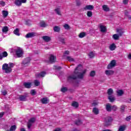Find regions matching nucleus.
I'll list each match as a JSON object with an SVG mask.
<instances>
[{
	"mask_svg": "<svg viewBox=\"0 0 131 131\" xmlns=\"http://www.w3.org/2000/svg\"><path fill=\"white\" fill-rule=\"evenodd\" d=\"M29 122H31V123H34L35 122V118H32L29 120Z\"/></svg>",
	"mask_w": 131,
	"mask_h": 131,
	"instance_id": "46",
	"label": "nucleus"
},
{
	"mask_svg": "<svg viewBox=\"0 0 131 131\" xmlns=\"http://www.w3.org/2000/svg\"><path fill=\"white\" fill-rule=\"evenodd\" d=\"M32 126V123H31L30 122H28V128H30Z\"/></svg>",
	"mask_w": 131,
	"mask_h": 131,
	"instance_id": "50",
	"label": "nucleus"
},
{
	"mask_svg": "<svg viewBox=\"0 0 131 131\" xmlns=\"http://www.w3.org/2000/svg\"><path fill=\"white\" fill-rule=\"evenodd\" d=\"M109 48L111 51H114L116 49V45H115V43H113L110 46Z\"/></svg>",
	"mask_w": 131,
	"mask_h": 131,
	"instance_id": "22",
	"label": "nucleus"
},
{
	"mask_svg": "<svg viewBox=\"0 0 131 131\" xmlns=\"http://www.w3.org/2000/svg\"><path fill=\"white\" fill-rule=\"evenodd\" d=\"M92 111L95 115H98L99 113V108H98V107H94Z\"/></svg>",
	"mask_w": 131,
	"mask_h": 131,
	"instance_id": "17",
	"label": "nucleus"
},
{
	"mask_svg": "<svg viewBox=\"0 0 131 131\" xmlns=\"http://www.w3.org/2000/svg\"><path fill=\"white\" fill-rule=\"evenodd\" d=\"M105 108L106 109V111H107L108 112H111V111H112V107H111V105L110 103L106 104Z\"/></svg>",
	"mask_w": 131,
	"mask_h": 131,
	"instance_id": "14",
	"label": "nucleus"
},
{
	"mask_svg": "<svg viewBox=\"0 0 131 131\" xmlns=\"http://www.w3.org/2000/svg\"><path fill=\"white\" fill-rule=\"evenodd\" d=\"M118 130L119 131H124V130H125V127L124 126H120Z\"/></svg>",
	"mask_w": 131,
	"mask_h": 131,
	"instance_id": "41",
	"label": "nucleus"
},
{
	"mask_svg": "<svg viewBox=\"0 0 131 131\" xmlns=\"http://www.w3.org/2000/svg\"><path fill=\"white\" fill-rule=\"evenodd\" d=\"M117 32L118 33V35L120 36H122V34H123V29H117Z\"/></svg>",
	"mask_w": 131,
	"mask_h": 131,
	"instance_id": "21",
	"label": "nucleus"
},
{
	"mask_svg": "<svg viewBox=\"0 0 131 131\" xmlns=\"http://www.w3.org/2000/svg\"><path fill=\"white\" fill-rule=\"evenodd\" d=\"M123 3L125 5H126V4H127V3H128V0H123Z\"/></svg>",
	"mask_w": 131,
	"mask_h": 131,
	"instance_id": "56",
	"label": "nucleus"
},
{
	"mask_svg": "<svg viewBox=\"0 0 131 131\" xmlns=\"http://www.w3.org/2000/svg\"><path fill=\"white\" fill-rule=\"evenodd\" d=\"M112 110H114V111H115V110H116V106L113 105L112 107Z\"/></svg>",
	"mask_w": 131,
	"mask_h": 131,
	"instance_id": "57",
	"label": "nucleus"
},
{
	"mask_svg": "<svg viewBox=\"0 0 131 131\" xmlns=\"http://www.w3.org/2000/svg\"><path fill=\"white\" fill-rule=\"evenodd\" d=\"M117 93L118 96H119L120 97H121L124 94L123 90H119L117 91Z\"/></svg>",
	"mask_w": 131,
	"mask_h": 131,
	"instance_id": "27",
	"label": "nucleus"
},
{
	"mask_svg": "<svg viewBox=\"0 0 131 131\" xmlns=\"http://www.w3.org/2000/svg\"><path fill=\"white\" fill-rule=\"evenodd\" d=\"M46 75V72H41L39 74H37L35 75L36 78H39V77H43Z\"/></svg>",
	"mask_w": 131,
	"mask_h": 131,
	"instance_id": "9",
	"label": "nucleus"
},
{
	"mask_svg": "<svg viewBox=\"0 0 131 131\" xmlns=\"http://www.w3.org/2000/svg\"><path fill=\"white\" fill-rule=\"evenodd\" d=\"M15 66L14 63L10 62L8 63H4L2 66L3 70H5V73H11L12 72V69Z\"/></svg>",
	"mask_w": 131,
	"mask_h": 131,
	"instance_id": "2",
	"label": "nucleus"
},
{
	"mask_svg": "<svg viewBox=\"0 0 131 131\" xmlns=\"http://www.w3.org/2000/svg\"><path fill=\"white\" fill-rule=\"evenodd\" d=\"M31 59L29 57L26 58L21 63L22 65L24 66H27L29 63H30V61Z\"/></svg>",
	"mask_w": 131,
	"mask_h": 131,
	"instance_id": "6",
	"label": "nucleus"
},
{
	"mask_svg": "<svg viewBox=\"0 0 131 131\" xmlns=\"http://www.w3.org/2000/svg\"><path fill=\"white\" fill-rule=\"evenodd\" d=\"M16 128H17V126H16V125H13L11 126L10 131H15L16 130Z\"/></svg>",
	"mask_w": 131,
	"mask_h": 131,
	"instance_id": "34",
	"label": "nucleus"
},
{
	"mask_svg": "<svg viewBox=\"0 0 131 131\" xmlns=\"http://www.w3.org/2000/svg\"><path fill=\"white\" fill-rule=\"evenodd\" d=\"M94 6L93 5H86L85 7H84L83 9L84 11H86L87 10L92 11V10H94Z\"/></svg>",
	"mask_w": 131,
	"mask_h": 131,
	"instance_id": "10",
	"label": "nucleus"
},
{
	"mask_svg": "<svg viewBox=\"0 0 131 131\" xmlns=\"http://www.w3.org/2000/svg\"><path fill=\"white\" fill-rule=\"evenodd\" d=\"M68 91V89L66 87H63L61 89V92L62 93H66Z\"/></svg>",
	"mask_w": 131,
	"mask_h": 131,
	"instance_id": "42",
	"label": "nucleus"
},
{
	"mask_svg": "<svg viewBox=\"0 0 131 131\" xmlns=\"http://www.w3.org/2000/svg\"><path fill=\"white\" fill-rule=\"evenodd\" d=\"M76 3L77 6H80V5H81V3L80 2V1H79V0H76Z\"/></svg>",
	"mask_w": 131,
	"mask_h": 131,
	"instance_id": "49",
	"label": "nucleus"
},
{
	"mask_svg": "<svg viewBox=\"0 0 131 131\" xmlns=\"http://www.w3.org/2000/svg\"><path fill=\"white\" fill-rule=\"evenodd\" d=\"M15 54L18 58H20L23 56V49L20 47H17L16 49H15Z\"/></svg>",
	"mask_w": 131,
	"mask_h": 131,
	"instance_id": "4",
	"label": "nucleus"
},
{
	"mask_svg": "<svg viewBox=\"0 0 131 131\" xmlns=\"http://www.w3.org/2000/svg\"><path fill=\"white\" fill-rule=\"evenodd\" d=\"M24 86L26 89H30L31 88V82H24Z\"/></svg>",
	"mask_w": 131,
	"mask_h": 131,
	"instance_id": "15",
	"label": "nucleus"
},
{
	"mask_svg": "<svg viewBox=\"0 0 131 131\" xmlns=\"http://www.w3.org/2000/svg\"><path fill=\"white\" fill-rule=\"evenodd\" d=\"M8 57V53L7 51H4L2 53V58H6Z\"/></svg>",
	"mask_w": 131,
	"mask_h": 131,
	"instance_id": "39",
	"label": "nucleus"
},
{
	"mask_svg": "<svg viewBox=\"0 0 131 131\" xmlns=\"http://www.w3.org/2000/svg\"><path fill=\"white\" fill-rule=\"evenodd\" d=\"M55 12H56V14L57 15H59V16H61V12H60V8H57L54 10Z\"/></svg>",
	"mask_w": 131,
	"mask_h": 131,
	"instance_id": "33",
	"label": "nucleus"
},
{
	"mask_svg": "<svg viewBox=\"0 0 131 131\" xmlns=\"http://www.w3.org/2000/svg\"><path fill=\"white\" fill-rule=\"evenodd\" d=\"M108 99L110 100V102L113 103L115 101V97L114 95H110L108 96Z\"/></svg>",
	"mask_w": 131,
	"mask_h": 131,
	"instance_id": "12",
	"label": "nucleus"
},
{
	"mask_svg": "<svg viewBox=\"0 0 131 131\" xmlns=\"http://www.w3.org/2000/svg\"><path fill=\"white\" fill-rule=\"evenodd\" d=\"M105 74L108 76H110V75H113V74H114V71L113 70H106Z\"/></svg>",
	"mask_w": 131,
	"mask_h": 131,
	"instance_id": "13",
	"label": "nucleus"
},
{
	"mask_svg": "<svg viewBox=\"0 0 131 131\" xmlns=\"http://www.w3.org/2000/svg\"><path fill=\"white\" fill-rule=\"evenodd\" d=\"M116 66V60H113L111 61L110 63L108 64L107 68V69H112L113 67Z\"/></svg>",
	"mask_w": 131,
	"mask_h": 131,
	"instance_id": "5",
	"label": "nucleus"
},
{
	"mask_svg": "<svg viewBox=\"0 0 131 131\" xmlns=\"http://www.w3.org/2000/svg\"><path fill=\"white\" fill-rule=\"evenodd\" d=\"M34 83L35 86H38V85L40 84V82H39V81H38V80H35L34 81Z\"/></svg>",
	"mask_w": 131,
	"mask_h": 131,
	"instance_id": "35",
	"label": "nucleus"
},
{
	"mask_svg": "<svg viewBox=\"0 0 131 131\" xmlns=\"http://www.w3.org/2000/svg\"><path fill=\"white\" fill-rule=\"evenodd\" d=\"M102 8H103V10L105 12H108L110 11V8H109V7H108V6L107 5H103L102 6Z\"/></svg>",
	"mask_w": 131,
	"mask_h": 131,
	"instance_id": "26",
	"label": "nucleus"
},
{
	"mask_svg": "<svg viewBox=\"0 0 131 131\" xmlns=\"http://www.w3.org/2000/svg\"><path fill=\"white\" fill-rule=\"evenodd\" d=\"M54 131H62V130L60 128H56Z\"/></svg>",
	"mask_w": 131,
	"mask_h": 131,
	"instance_id": "58",
	"label": "nucleus"
},
{
	"mask_svg": "<svg viewBox=\"0 0 131 131\" xmlns=\"http://www.w3.org/2000/svg\"><path fill=\"white\" fill-rule=\"evenodd\" d=\"M97 105H98V103H97V102H93V103H92V105L93 106H97Z\"/></svg>",
	"mask_w": 131,
	"mask_h": 131,
	"instance_id": "61",
	"label": "nucleus"
},
{
	"mask_svg": "<svg viewBox=\"0 0 131 131\" xmlns=\"http://www.w3.org/2000/svg\"><path fill=\"white\" fill-rule=\"evenodd\" d=\"M125 109V107L124 106V105H122L121 106V108H120V110L122 112H124V110Z\"/></svg>",
	"mask_w": 131,
	"mask_h": 131,
	"instance_id": "51",
	"label": "nucleus"
},
{
	"mask_svg": "<svg viewBox=\"0 0 131 131\" xmlns=\"http://www.w3.org/2000/svg\"><path fill=\"white\" fill-rule=\"evenodd\" d=\"M20 131H26V130H25V128H20Z\"/></svg>",
	"mask_w": 131,
	"mask_h": 131,
	"instance_id": "64",
	"label": "nucleus"
},
{
	"mask_svg": "<svg viewBox=\"0 0 131 131\" xmlns=\"http://www.w3.org/2000/svg\"><path fill=\"white\" fill-rule=\"evenodd\" d=\"M113 89H109L107 90V95H108V96H112V95H113Z\"/></svg>",
	"mask_w": 131,
	"mask_h": 131,
	"instance_id": "28",
	"label": "nucleus"
},
{
	"mask_svg": "<svg viewBox=\"0 0 131 131\" xmlns=\"http://www.w3.org/2000/svg\"><path fill=\"white\" fill-rule=\"evenodd\" d=\"M13 33L15 34V35H17L19 36L20 35V30L18 28H16L14 31H13Z\"/></svg>",
	"mask_w": 131,
	"mask_h": 131,
	"instance_id": "24",
	"label": "nucleus"
},
{
	"mask_svg": "<svg viewBox=\"0 0 131 131\" xmlns=\"http://www.w3.org/2000/svg\"><path fill=\"white\" fill-rule=\"evenodd\" d=\"M75 124L76 125H80L81 124H82V122H81V120H78L77 121H75Z\"/></svg>",
	"mask_w": 131,
	"mask_h": 131,
	"instance_id": "37",
	"label": "nucleus"
},
{
	"mask_svg": "<svg viewBox=\"0 0 131 131\" xmlns=\"http://www.w3.org/2000/svg\"><path fill=\"white\" fill-rule=\"evenodd\" d=\"M0 4L1 5V6H2V7H5V2L4 1L0 2Z\"/></svg>",
	"mask_w": 131,
	"mask_h": 131,
	"instance_id": "55",
	"label": "nucleus"
},
{
	"mask_svg": "<svg viewBox=\"0 0 131 131\" xmlns=\"http://www.w3.org/2000/svg\"><path fill=\"white\" fill-rule=\"evenodd\" d=\"M2 14L4 18H7V17H8V15H9V12L7 11L3 10L2 11Z\"/></svg>",
	"mask_w": 131,
	"mask_h": 131,
	"instance_id": "25",
	"label": "nucleus"
},
{
	"mask_svg": "<svg viewBox=\"0 0 131 131\" xmlns=\"http://www.w3.org/2000/svg\"><path fill=\"white\" fill-rule=\"evenodd\" d=\"M49 60L51 62V63H55V62H56V57L52 54L50 55Z\"/></svg>",
	"mask_w": 131,
	"mask_h": 131,
	"instance_id": "11",
	"label": "nucleus"
},
{
	"mask_svg": "<svg viewBox=\"0 0 131 131\" xmlns=\"http://www.w3.org/2000/svg\"><path fill=\"white\" fill-rule=\"evenodd\" d=\"M95 75H96V72L95 71H92L90 73V76L92 77H94Z\"/></svg>",
	"mask_w": 131,
	"mask_h": 131,
	"instance_id": "45",
	"label": "nucleus"
},
{
	"mask_svg": "<svg viewBox=\"0 0 131 131\" xmlns=\"http://www.w3.org/2000/svg\"><path fill=\"white\" fill-rule=\"evenodd\" d=\"M86 35V33L85 32H81L79 35V37L80 38H82V37H84Z\"/></svg>",
	"mask_w": 131,
	"mask_h": 131,
	"instance_id": "31",
	"label": "nucleus"
},
{
	"mask_svg": "<svg viewBox=\"0 0 131 131\" xmlns=\"http://www.w3.org/2000/svg\"><path fill=\"white\" fill-rule=\"evenodd\" d=\"M3 32H8L9 31V28L7 26H5L2 29Z\"/></svg>",
	"mask_w": 131,
	"mask_h": 131,
	"instance_id": "32",
	"label": "nucleus"
},
{
	"mask_svg": "<svg viewBox=\"0 0 131 131\" xmlns=\"http://www.w3.org/2000/svg\"><path fill=\"white\" fill-rule=\"evenodd\" d=\"M42 39L46 42H49L51 40V37L48 36H44L42 37Z\"/></svg>",
	"mask_w": 131,
	"mask_h": 131,
	"instance_id": "19",
	"label": "nucleus"
},
{
	"mask_svg": "<svg viewBox=\"0 0 131 131\" xmlns=\"http://www.w3.org/2000/svg\"><path fill=\"white\" fill-rule=\"evenodd\" d=\"M27 0H15V5L17 6L18 7H20L21 5L23 4H25L26 3Z\"/></svg>",
	"mask_w": 131,
	"mask_h": 131,
	"instance_id": "7",
	"label": "nucleus"
},
{
	"mask_svg": "<svg viewBox=\"0 0 131 131\" xmlns=\"http://www.w3.org/2000/svg\"><path fill=\"white\" fill-rule=\"evenodd\" d=\"M128 59H129L130 60H131V54H129L128 56Z\"/></svg>",
	"mask_w": 131,
	"mask_h": 131,
	"instance_id": "63",
	"label": "nucleus"
},
{
	"mask_svg": "<svg viewBox=\"0 0 131 131\" xmlns=\"http://www.w3.org/2000/svg\"><path fill=\"white\" fill-rule=\"evenodd\" d=\"M36 94V92H35V90H32L31 91V94L32 96H35V95Z\"/></svg>",
	"mask_w": 131,
	"mask_h": 131,
	"instance_id": "47",
	"label": "nucleus"
},
{
	"mask_svg": "<svg viewBox=\"0 0 131 131\" xmlns=\"http://www.w3.org/2000/svg\"><path fill=\"white\" fill-rule=\"evenodd\" d=\"M59 40L60 42H62L63 45H65V39L64 38H59Z\"/></svg>",
	"mask_w": 131,
	"mask_h": 131,
	"instance_id": "48",
	"label": "nucleus"
},
{
	"mask_svg": "<svg viewBox=\"0 0 131 131\" xmlns=\"http://www.w3.org/2000/svg\"><path fill=\"white\" fill-rule=\"evenodd\" d=\"M88 55L89 56L90 59H93L94 57H95V54H94V52H91Z\"/></svg>",
	"mask_w": 131,
	"mask_h": 131,
	"instance_id": "38",
	"label": "nucleus"
},
{
	"mask_svg": "<svg viewBox=\"0 0 131 131\" xmlns=\"http://www.w3.org/2000/svg\"><path fill=\"white\" fill-rule=\"evenodd\" d=\"M82 69V66L81 64H79L77 68H76L75 71L74 72V74L69 76L68 77V81L69 82H72L73 80H75L78 78L80 79H82L84 74L86 73V70H84L82 73L79 72Z\"/></svg>",
	"mask_w": 131,
	"mask_h": 131,
	"instance_id": "1",
	"label": "nucleus"
},
{
	"mask_svg": "<svg viewBox=\"0 0 131 131\" xmlns=\"http://www.w3.org/2000/svg\"><path fill=\"white\" fill-rule=\"evenodd\" d=\"M55 69H56L57 70H60V69H62V67H58V66H54Z\"/></svg>",
	"mask_w": 131,
	"mask_h": 131,
	"instance_id": "52",
	"label": "nucleus"
},
{
	"mask_svg": "<svg viewBox=\"0 0 131 131\" xmlns=\"http://www.w3.org/2000/svg\"><path fill=\"white\" fill-rule=\"evenodd\" d=\"M34 36H35V33L31 32L27 34L25 37L26 38H30L31 37H34Z\"/></svg>",
	"mask_w": 131,
	"mask_h": 131,
	"instance_id": "8",
	"label": "nucleus"
},
{
	"mask_svg": "<svg viewBox=\"0 0 131 131\" xmlns=\"http://www.w3.org/2000/svg\"><path fill=\"white\" fill-rule=\"evenodd\" d=\"M26 98H27V96L26 95H19V99L20 101H26Z\"/></svg>",
	"mask_w": 131,
	"mask_h": 131,
	"instance_id": "20",
	"label": "nucleus"
},
{
	"mask_svg": "<svg viewBox=\"0 0 131 131\" xmlns=\"http://www.w3.org/2000/svg\"><path fill=\"white\" fill-rule=\"evenodd\" d=\"M41 102L42 104H48L50 100L47 98H43L41 99Z\"/></svg>",
	"mask_w": 131,
	"mask_h": 131,
	"instance_id": "16",
	"label": "nucleus"
},
{
	"mask_svg": "<svg viewBox=\"0 0 131 131\" xmlns=\"http://www.w3.org/2000/svg\"><path fill=\"white\" fill-rule=\"evenodd\" d=\"M112 118L111 117H106L104 118V126L108 127L111 125Z\"/></svg>",
	"mask_w": 131,
	"mask_h": 131,
	"instance_id": "3",
	"label": "nucleus"
},
{
	"mask_svg": "<svg viewBox=\"0 0 131 131\" xmlns=\"http://www.w3.org/2000/svg\"><path fill=\"white\" fill-rule=\"evenodd\" d=\"M100 31L101 32H106V30H107L106 27L101 24L100 25Z\"/></svg>",
	"mask_w": 131,
	"mask_h": 131,
	"instance_id": "18",
	"label": "nucleus"
},
{
	"mask_svg": "<svg viewBox=\"0 0 131 131\" xmlns=\"http://www.w3.org/2000/svg\"><path fill=\"white\" fill-rule=\"evenodd\" d=\"M67 59L69 62H74V58L71 57V56H67Z\"/></svg>",
	"mask_w": 131,
	"mask_h": 131,
	"instance_id": "36",
	"label": "nucleus"
},
{
	"mask_svg": "<svg viewBox=\"0 0 131 131\" xmlns=\"http://www.w3.org/2000/svg\"><path fill=\"white\" fill-rule=\"evenodd\" d=\"M130 119H131V116H129L128 117H126L125 118V120H126V121H130Z\"/></svg>",
	"mask_w": 131,
	"mask_h": 131,
	"instance_id": "53",
	"label": "nucleus"
},
{
	"mask_svg": "<svg viewBox=\"0 0 131 131\" xmlns=\"http://www.w3.org/2000/svg\"><path fill=\"white\" fill-rule=\"evenodd\" d=\"M40 27H46L47 26V24L45 21H41L40 23Z\"/></svg>",
	"mask_w": 131,
	"mask_h": 131,
	"instance_id": "40",
	"label": "nucleus"
},
{
	"mask_svg": "<svg viewBox=\"0 0 131 131\" xmlns=\"http://www.w3.org/2000/svg\"><path fill=\"white\" fill-rule=\"evenodd\" d=\"M60 29H61L58 26H55L53 28V30L55 31V32H59Z\"/></svg>",
	"mask_w": 131,
	"mask_h": 131,
	"instance_id": "30",
	"label": "nucleus"
},
{
	"mask_svg": "<svg viewBox=\"0 0 131 131\" xmlns=\"http://www.w3.org/2000/svg\"><path fill=\"white\" fill-rule=\"evenodd\" d=\"M72 106L73 107H75V108H78L79 106V104H78V102L76 101H73L72 103Z\"/></svg>",
	"mask_w": 131,
	"mask_h": 131,
	"instance_id": "23",
	"label": "nucleus"
},
{
	"mask_svg": "<svg viewBox=\"0 0 131 131\" xmlns=\"http://www.w3.org/2000/svg\"><path fill=\"white\" fill-rule=\"evenodd\" d=\"M86 14L88 17H92V16H93V12L89 11L87 12Z\"/></svg>",
	"mask_w": 131,
	"mask_h": 131,
	"instance_id": "43",
	"label": "nucleus"
},
{
	"mask_svg": "<svg viewBox=\"0 0 131 131\" xmlns=\"http://www.w3.org/2000/svg\"><path fill=\"white\" fill-rule=\"evenodd\" d=\"M2 93L4 96H6V95H7V94H8L7 90H4V91H2Z\"/></svg>",
	"mask_w": 131,
	"mask_h": 131,
	"instance_id": "54",
	"label": "nucleus"
},
{
	"mask_svg": "<svg viewBox=\"0 0 131 131\" xmlns=\"http://www.w3.org/2000/svg\"><path fill=\"white\" fill-rule=\"evenodd\" d=\"M63 27L65 29L69 30L70 29V26H69V24H66L64 25Z\"/></svg>",
	"mask_w": 131,
	"mask_h": 131,
	"instance_id": "44",
	"label": "nucleus"
},
{
	"mask_svg": "<svg viewBox=\"0 0 131 131\" xmlns=\"http://www.w3.org/2000/svg\"><path fill=\"white\" fill-rule=\"evenodd\" d=\"M4 115L5 113H0V118H2V117H3V116H4Z\"/></svg>",
	"mask_w": 131,
	"mask_h": 131,
	"instance_id": "60",
	"label": "nucleus"
},
{
	"mask_svg": "<svg viewBox=\"0 0 131 131\" xmlns=\"http://www.w3.org/2000/svg\"><path fill=\"white\" fill-rule=\"evenodd\" d=\"M119 36H120L119 35L117 34H115L113 35V38L115 39V40H117L119 39Z\"/></svg>",
	"mask_w": 131,
	"mask_h": 131,
	"instance_id": "29",
	"label": "nucleus"
},
{
	"mask_svg": "<svg viewBox=\"0 0 131 131\" xmlns=\"http://www.w3.org/2000/svg\"><path fill=\"white\" fill-rule=\"evenodd\" d=\"M26 25H28V26H30V20H28L26 21Z\"/></svg>",
	"mask_w": 131,
	"mask_h": 131,
	"instance_id": "59",
	"label": "nucleus"
},
{
	"mask_svg": "<svg viewBox=\"0 0 131 131\" xmlns=\"http://www.w3.org/2000/svg\"><path fill=\"white\" fill-rule=\"evenodd\" d=\"M64 55H69V51H66L65 52H64Z\"/></svg>",
	"mask_w": 131,
	"mask_h": 131,
	"instance_id": "62",
	"label": "nucleus"
}]
</instances>
